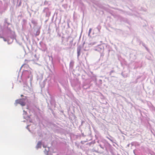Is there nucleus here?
<instances>
[{"mask_svg": "<svg viewBox=\"0 0 155 155\" xmlns=\"http://www.w3.org/2000/svg\"><path fill=\"white\" fill-rule=\"evenodd\" d=\"M15 104H20L22 106H25V100L24 99H18L15 101Z\"/></svg>", "mask_w": 155, "mask_h": 155, "instance_id": "obj_1", "label": "nucleus"}, {"mask_svg": "<svg viewBox=\"0 0 155 155\" xmlns=\"http://www.w3.org/2000/svg\"><path fill=\"white\" fill-rule=\"evenodd\" d=\"M80 55V53L79 52H78V56H79Z\"/></svg>", "mask_w": 155, "mask_h": 155, "instance_id": "obj_3", "label": "nucleus"}, {"mask_svg": "<svg viewBox=\"0 0 155 155\" xmlns=\"http://www.w3.org/2000/svg\"><path fill=\"white\" fill-rule=\"evenodd\" d=\"M41 145V141H39L37 145V148L40 147Z\"/></svg>", "mask_w": 155, "mask_h": 155, "instance_id": "obj_2", "label": "nucleus"}, {"mask_svg": "<svg viewBox=\"0 0 155 155\" xmlns=\"http://www.w3.org/2000/svg\"><path fill=\"white\" fill-rule=\"evenodd\" d=\"M91 31V29H90V32Z\"/></svg>", "mask_w": 155, "mask_h": 155, "instance_id": "obj_5", "label": "nucleus"}, {"mask_svg": "<svg viewBox=\"0 0 155 155\" xmlns=\"http://www.w3.org/2000/svg\"><path fill=\"white\" fill-rule=\"evenodd\" d=\"M23 96V95H21V97H22V96Z\"/></svg>", "mask_w": 155, "mask_h": 155, "instance_id": "obj_4", "label": "nucleus"}]
</instances>
